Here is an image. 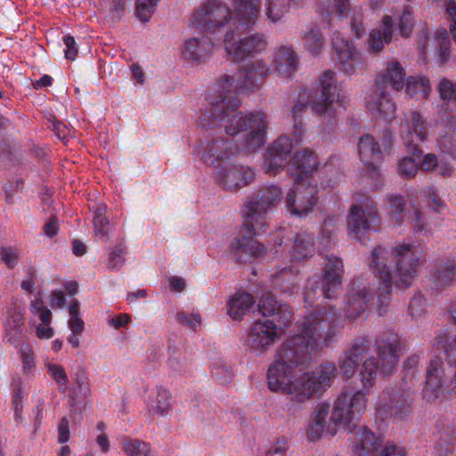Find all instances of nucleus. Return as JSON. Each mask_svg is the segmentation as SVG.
Listing matches in <instances>:
<instances>
[{
    "mask_svg": "<svg viewBox=\"0 0 456 456\" xmlns=\"http://www.w3.org/2000/svg\"><path fill=\"white\" fill-rule=\"evenodd\" d=\"M130 320H131V318L127 314H119L116 315L115 317H113L112 319H110L109 321V323L113 328L118 330V329L126 327L129 323Z\"/></svg>",
    "mask_w": 456,
    "mask_h": 456,
    "instance_id": "nucleus-63",
    "label": "nucleus"
},
{
    "mask_svg": "<svg viewBox=\"0 0 456 456\" xmlns=\"http://www.w3.org/2000/svg\"><path fill=\"white\" fill-rule=\"evenodd\" d=\"M12 386H13V392H12V408L23 407L22 406L23 393H22L21 381L20 379L13 380Z\"/></svg>",
    "mask_w": 456,
    "mask_h": 456,
    "instance_id": "nucleus-60",
    "label": "nucleus"
},
{
    "mask_svg": "<svg viewBox=\"0 0 456 456\" xmlns=\"http://www.w3.org/2000/svg\"><path fill=\"white\" fill-rule=\"evenodd\" d=\"M343 327L341 314L334 307H317L306 315L302 324V333L289 338L277 351L275 360L267 370V387L273 392L294 395L302 403L299 393L301 376L296 379L295 370L306 368L314 354L335 341L338 330Z\"/></svg>",
    "mask_w": 456,
    "mask_h": 456,
    "instance_id": "nucleus-3",
    "label": "nucleus"
},
{
    "mask_svg": "<svg viewBox=\"0 0 456 456\" xmlns=\"http://www.w3.org/2000/svg\"><path fill=\"white\" fill-rule=\"evenodd\" d=\"M446 15L450 21V31L456 42V4L453 1L448 3Z\"/></svg>",
    "mask_w": 456,
    "mask_h": 456,
    "instance_id": "nucleus-61",
    "label": "nucleus"
},
{
    "mask_svg": "<svg viewBox=\"0 0 456 456\" xmlns=\"http://www.w3.org/2000/svg\"><path fill=\"white\" fill-rule=\"evenodd\" d=\"M302 40L305 49L312 54H319L324 46L325 38L315 24H309L302 32Z\"/></svg>",
    "mask_w": 456,
    "mask_h": 456,
    "instance_id": "nucleus-35",
    "label": "nucleus"
},
{
    "mask_svg": "<svg viewBox=\"0 0 456 456\" xmlns=\"http://www.w3.org/2000/svg\"><path fill=\"white\" fill-rule=\"evenodd\" d=\"M265 14L268 20L277 23L289 12L291 4H298V0H266Z\"/></svg>",
    "mask_w": 456,
    "mask_h": 456,
    "instance_id": "nucleus-37",
    "label": "nucleus"
},
{
    "mask_svg": "<svg viewBox=\"0 0 456 456\" xmlns=\"http://www.w3.org/2000/svg\"><path fill=\"white\" fill-rule=\"evenodd\" d=\"M388 209L387 215L393 225H400L405 216L403 199L400 195L390 194L387 197Z\"/></svg>",
    "mask_w": 456,
    "mask_h": 456,
    "instance_id": "nucleus-39",
    "label": "nucleus"
},
{
    "mask_svg": "<svg viewBox=\"0 0 456 456\" xmlns=\"http://www.w3.org/2000/svg\"><path fill=\"white\" fill-rule=\"evenodd\" d=\"M273 63L281 76L289 77L297 69L298 59L297 53L291 45H281L275 51Z\"/></svg>",
    "mask_w": 456,
    "mask_h": 456,
    "instance_id": "nucleus-27",
    "label": "nucleus"
},
{
    "mask_svg": "<svg viewBox=\"0 0 456 456\" xmlns=\"http://www.w3.org/2000/svg\"><path fill=\"white\" fill-rule=\"evenodd\" d=\"M438 439L435 445L436 456H451L454 452L456 441V426L450 425L443 428L438 432Z\"/></svg>",
    "mask_w": 456,
    "mask_h": 456,
    "instance_id": "nucleus-34",
    "label": "nucleus"
},
{
    "mask_svg": "<svg viewBox=\"0 0 456 456\" xmlns=\"http://www.w3.org/2000/svg\"><path fill=\"white\" fill-rule=\"evenodd\" d=\"M214 39L208 36L191 37L183 44V54L192 61H204L214 52Z\"/></svg>",
    "mask_w": 456,
    "mask_h": 456,
    "instance_id": "nucleus-24",
    "label": "nucleus"
},
{
    "mask_svg": "<svg viewBox=\"0 0 456 456\" xmlns=\"http://www.w3.org/2000/svg\"><path fill=\"white\" fill-rule=\"evenodd\" d=\"M20 253L17 248L2 247L0 248V260L10 269H13L19 263Z\"/></svg>",
    "mask_w": 456,
    "mask_h": 456,
    "instance_id": "nucleus-49",
    "label": "nucleus"
},
{
    "mask_svg": "<svg viewBox=\"0 0 456 456\" xmlns=\"http://www.w3.org/2000/svg\"><path fill=\"white\" fill-rule=\"evenodd\" d=\"M396 92L405 88L410 97L420 94L426 98L430 91L429 80L424 77H410L405 79V72L399 61H392L379 73L375 86L366 97V107L375 117L388 119L394 117L395 103L389 97L388 89Z\"/></svg>",
    "mask_w": 456,
    "mask_h": 456,
    "instance_id": "nucleus-7",
    "label": "nucleus"
},
{
    "mask_svg": "<svg viewBox=\"0 0 456 456\" xmlns=\"http://www.w3.org/2000/svg\"><path fill=\"white\" fill-rule=\"evenodd\" d=\"M254 297L248 292L236 293L227 302V312L233 320H240L255 305Z\"/></svg>",
    "mask_w": 456,
    "mask_h": 456,
    "instance_id": "nucleus-32",
    "label": "nucleus"
},
{
    "mask_svg": "<svg viewBox=\"0 0 456 456\" xmlns=\"http://www.w3.org/2000/svg\"><path fill=\"white\" fill-rule=\"evenodd\" d=\"M374 346L377 357L367 358L359 371L362 389L339 394L330 415L329 403L318 404L306 431L309 441L316 442L322 435L334 436L343 426L348 433L357 437L354 445V456H406L405 449L395 444H386L378 452L382 446L381 437L368 428L359 426L361 416L367 408V395L375 384L378 371L390 375L397 365L400 338L397 334L387 332L376 338Z\"/></svg>",
    "mask_w": 456,
    "mask_h": 456,
    "instance_id": "nucleus-1",
    "label": "nucleus"
},
{
    "mask_svg": "<svg viewBox=\"0 0 456 456\" xmlns=\"http://www.w3.org/2000/svg\"><path fill=\"white\" fill-rule=\"evenodd\" d=\"M69 421L67 417H62L61 419L60 424L58 425V443H67L69 439Z\"/></svg>",
    "mask_w": 456,
    "mask_h": 456,
    "instance_id": "nucleus-58",
    "label": "nucleus"
},
{
    "mask_svg": "<svg viewBox=\"0 0 456 456\" xmlns=\"http://www.w3.org/2000/svg\"><path fill=\"white\" fill-rule=\"evenodd\" d=\"M404 128L402 138L407 151L412 156L419 157L421 153L420 142H424L428 135L427 120L419 112L411 111L405 115Z\"/></svg>",
    "mask_w": 456,
    "mask_h": 456,
    "instance_id": "nucleus-18",
    "label": "nucleus"
},
{
    "mask_svg": "<svg viewBox=\"0 0 456 456\" xmlns=\"http://www.w3.org/2000/svg\"><path fill=\"white\" fill-rule=\"evenodd\" d=\"M438 158L434 153H428L423 156L420 161L419 167L423 171H431L436 168L438 166Z\"/></svg>",
    "mask_w": 456,
    "mask_h": 456,
    "instance_id": "nucleus-62",
    "label": "nucleus"
},
{
    "mask_svg": "<svg viewBox=\"0 0 456 456\" xmlns=\"http://www.w3.org/2000/svg\"><path fill=\"white\" fill-rule=\"evenodd\" d=\"M394 36V22L390 15H385L379 28L371 29L366 42L369 53H379L385 45L391 43Z\"/></svg>",
    "mask_w": 456,
    "mask_h": 456,
    "instance_id": "nucleus-23",
    "label": "nucleus"
},
{
    "mask_svg": "<svg viewBox=\"0 0 456 456\" xmlns=\"http://www.w3.org/2000/svg\"><path fill=\"white\" fill-rule=\"evenodd\" d=\"M31 307L39 315L42 324L49 326L52 322V312L44 305L43 301L37 299L31 302Z\"/></svg>",
    "mask_w": 456,
    "mask_h": 456,
    "instance_id": "nucleus-52",
    "label": "nucleus"
},
{
    "mask_svg": "<svg viewBox=\"0 0 456 456\" xmlns=\"http://www.w3.org/2000/svg\"><path fill=\"white\" fill-rule=\"evenodd\" d=\"M318 7L329 20L333 18L341 19L349 8V0H318Z\"/></svg>",
    "mask_w": 456,
    "mask_h": 456,
    "instance_id": "nucleus-36",
    "label": "nucleus"
},
{
    "mask_svg": "<svg viewBox=\"0 0 456 456\" xmlns=\"http://www.w3.org/2000/svg\"><path fill=\"white\" fill-rule=\"evenodd\" d=\"M447 155H441L438 160V166H436V170L438 174L442 176L448 177L452 175L454 172V167L451 163L452 159Z\"/></svg>",
    "mask_w": 456,
    "mask_h": 456,
    "instance_id": "nucleus-54",
    "label": "nucleus"
},
{
    "mask_svg": "<svg viewBox=\"0 0 456 456\" xmlns=\"http://www.w3.org/2000/svg\"><path fill=\"white\" fill-rule=\"evenodd\" d=\"M121 445L124 452L127 456H155L151 444L147 442L133 439L125 436L121 440Z\"/></svg>",
    "mask_w": 456,
    "mask_h": 456,
    "instance_id": "nucleus-38",
    "label": "nucleus"
},
{
    "mask_svg": "<svg viewBox=\"0 0 456 456\" xmlns=\"http://www.w3.org/2000/svg\"><path fill=\"white\" fill-rule=\"evenodd\" d=\"M320 94H309L306 101L298 100L292 107L291 114L295 120L293 137L279 136L265 154V171L269 175L278 174L291 161L288 173L293 178L294 185L286 198V208L291 215L299 217L307 216L318 203L316 186L309 183V176L316 169L318 161L314 152L309 150L299 151L291 158L292 151L301 138L297 131L301 130L302 124L297 119L309 108L319 116L330 112L331 104L338 97L335 72L327 70L323 73L320 78Z\"/></svg>",
    "mask_w": 456,
    "mask_h": 456,
    "instance_id": "nucleus-2",
    "label": "nucleus"
},
{
    "mask_svg": "<svg viewBox=\"0 0 456 456\" xmlns=\"http://www.w3.org/2000/svg\"><path fill=\"white\" fill-rule=\"evenodd\" d=\"M176 318L180 324L185 325L194 331H197L201 326V317L199 314L180 312Z\"/></svg>",
    "mask_w": 456,
    "mask_h": 456,
    "instance_id": "nucleus-50",
    "label": "nucleus"
},
{
    "mask_svg": "<svg viewBox=\"0 0 456 456\" xmlns=\"http://www.w3.org/2000/svg\"><path fill=\"white\" fill-rule=\"evenodd\" d=\"M105 212L106 205L103 203L98 204L94 210V234L101 239L107 238L109 233L110 221Z\"/></svg>",
    "mask_w": 456,
    "mask_h": 456,
    "instance_id": "nucleus-40",
    "label": "nucleus"
},
{
    "mask_svg": "<svg viewBox=\"0 0 456 456\" xmlns=\"http://www.w3.org/2000/svg\"><path fill=\"white\" fill-rule=\"evenodd\" d=\"M420 248L411 243H402L393 251L382 246L373 249L369 266L379 281L376 294L379 315L387 312L393 283L399 288L411 285L420 265Z\"/></svg>",
    "mask_w": 456,
    "mask_h": 456,
    "instance_id": "nucleus-5",
    "label": "nucleus"
},
{
    "mask_svg": "<svg viewBox=\"0 0 456 456\" xmlns=\"http://www.w3.org/2000/svg\"><path fill=\"white\" fill-rule=\"evenodd\" d=\"M432 279L440 289L452 285L456 280V259L447 258L438 261L432 273Z\"/></svg>",
    "mask_w": 456,
    "mask_h": 456,
    "instance_id": "nucleus-28",
    "label": "nucleus"
},
{
    "mask_svg": "<svg viewBox=\"0 0 456 456\" xmlns=\"http://www.w3.org/2000/svg\"><path fill=\"white\" fill-rule=\"evenodd\" d=\"M255 175L251 167L232 162L218 169L216 180L224 190L237 191L252 183Z\"/></svg>",
    "mask_w": 456,
    "mask_h": 456,
    "instance_id": "nucleus-19",
    "label": "nucleus"
},
{
    "mask_svg": "<svg viewBox=\"0 0 456 456\" xmlns=\"http://www.w3.org/2000/svg\"><path fill=\"white\" fill-rule=\"evenodd\" d=\"M408 309L412 319L422 316L427 310V299L419 293L414 295L411 298Z\"/></svg>",
    "mask_w": 456,
    "mask_h": 456,
    "instance_id": "nucleus-46",
    "label": "nucleus"
},
{
    "mask_svg": "<svg viewBox=\"0 0 456 456\" xmlns=\"http://www.w3.org/2000/svg\"><path fill=\"white\" fill-rule=\"evenodd\" d=\"M358 153L368 176L373 181L374 189H380L382 177L377 164L382 160V151L378 142L370 134H363L359 139Z\"/></svg>",
    "mask_w": 456,
    "mask_h": 456,
    "instance_id": "nucleus-16",
    "label": "nucleus"
},
{
    "mask_svg": "<svg viewBox=\"0 0 456 456\" xmlns=\"http://www.w3.org/2000/svg\"><path fill=\"white\" fill-rule=\"evenodd\" d=\"M314 251V237L307 232L297 233L290 250V256L295 260H304L311 256Z\"/></svg>",
    "mask_w": 456,
    "mask_h": 456,
    "instance_id": "nucleus-33",
    "label": "nucleus"
},
{
    "mask_svg": "<svg viewBox=\"0 0 456 456\" xmlns=\"http://www.w3.org/2000/svg\"><path fill=\"white\" fill-rule=\"evenodd\" d=\"M224 46L233 61H241L262 53L266 40L263 34L258 33L235 39L233 31L228 30L224 35Z\"/></svg>",
    "mask_w": 456,
    "mask_h": 456,
    "instance_id": "nucleus-12",
    "label": "nucleus"
},
{
    "mask_svg": "<svg viewBox=\"0 0 456 456\" xmlns=\"http://www.w3.org/2000/svg\"><path fill=\"white\" fill-rule=\"evenodd\" d=\"M299 282L298 272L292 266L283 267L276 272L272 280L273 289L280 290L281 294L292 295L293 289Z\"/></svg>",
    "mask_w": 456,
    "mask_h": 456,
    "instance_id": "nucleus-30",
    "label": "nucleus"
},
{
    "mask_svg": "<svg viewBox=\"0 0 456 456\" xmlns=\"http://www.w3.org/2000/svg\"><path fill=\"white\" fill-rule=\"evenodd\" d=\"M338 369L335 363L324 362L319 365L315 370L301 375L299 386L302 389L299 395L302 402L311 398L322 388L330 387Z\"/></svg>",
    "mask_w": 456,
    "mask_h": 456,
    "instance_id": "nucleus-15",
    "label": "nucleus"
},
{
    "mask_svg": "<svg viewBox=\"0 0 456 456\" xmlns=\"http://www.w3.org/2000/svg\"><path fill=\"white\" fill-rule=\"evenodd\" d=\"M326 261L322 277L314 275L306 281L304 292L305 306H311L321 297L327 299L336 298L341 289L344 272L341 259L331 255L326 256Z\"/></svg>",
    "mask_w": 456,
    "mask_h": 456,
    "instance_id": "nucleus-8",
    "label": "nucleus"
},
{
    "mask_svg": "<svg viewBox=\"0 0 456 456\" xmlns=\"http://www.w3.org/2000/svg\"><path fill=\"white\" fill-rule=\"evenodd\" d=\"M231 11L221 0H207L192 13L190 24L200 31L216 34L230 21Z\"/></svg>",
    "mask_w": 456,
    "mask_h": 456,
    "instance_id": "nucleus-10",
    "label": "nucleus"
},
{
    "mask_svg": "<svg viewBox=\"0 0 456 456\" xmlns=\"http://www.w3.org/2000/svg\"><path fill=\"white\" fill-rule=\"evenodd\" d=\"M45 411V400L40 398L37 400V404L32 409L34 415V431L37 432L41 428Z\"/></svg>",
    "mask_w": 456,
    "mask_h": 456,
    "instance_id": "nucleus-55",
    "label": "nucleus"
},
{
    "mask_svg": "<svg viewBox=\"0 0 456 456\" xmlns=\"http://www.w3.org/2000/svg\"><path fill=\"white\" fill-rule=\"evenodd\" d=\"M159 0H136L137 17L142 21L150 20Z\"/></svg>",
    "mask_w": 456,
    "mask_h": 456,
    "instance_id": "nucleus-44",
    "label": "nucleus"
},
{
    "mask_svg": "<svg viewBox=\"0 0 456 456\" xmlns=\"http://www.w3.org/2000/svg\"><path fill=\"white\" fill-rule=\"evenodd\" d=\"M20 352L23 362L24 372L28 373L35 365L33 352L28 346L21 347Z\"/></svg>",
    "mask_w": 456,
    "mask_h": 456,
    "instance_id": "nucleus-59",
    "label": "nucleus"
},
{
    "mask_svg": "<svg viewBox=\"0 0 456 456\" xmlns=\"http://www.w3.org/2000/svg\"><path fill=\"white\" fill-rule=\"evenodd\" d=\"M445 387L443 361L436 356L429 361L427 367L423 396L427 401H434L438 398L441 392L447 393V390H444Z\"/></svg>",
    "mask_w": 456,
    "mask_h": 456,
    "instance_id": "nucleus-22",
    "label": "nucleus"
},
{
    "mask_svg": "<svg viewBox=\"0 0 456 456\" xmlns=\"http://www.w3.org/2000/svg\"><path fill=\"white\" fill-rule=\"evenodd\" d=\"M369 291L366 289L354 291L351 289L346 295L345 303V317L353 321L364 315L369 309Z\"/></svg>",
    "mask_w": 456,
    "mask_h": 456,
    "instance_id": "nucleus-25",
    "label": "nucleus"
},
{
    "mask_svg": "<svg viewBox=\"0 0 456 456\" xmlns=\"http://www.w3.org/2000/svg\"><path fill=\"white\" fill-rule=\"evenodd\" d=\"M270 69L268 65L263 61H255L248 65H246L238 73L237 85H234V78L232 76L224 75L220 78L218 83L216 85V92L217 95L213 100H219L220 96V84L225 77H229L232 78V86L229 88L232 92V94L240 102L237 95L236 89L246 90L248 92L255 91L265 81L269 75Z\"/></svg>",
    "mask_w": 456,
    "mask_h": 456,
    "instance_id": "nucleus-11",
    "label": "nucleus"
},
{
    "mask_svg": "<svg viewBox=\"0 0 456 456\" xmlns=\"http://www.w3.org/2000/svg\"><path fill=\"white\" fill-rule=\"evenodd\" d=\"M419 170V166L411 158L405 157L398 164V171L401 175L413 177Z\"/></svg>",
    "mask_w": 456,
    "mask_h": 456,
    "instance_id": "nucleus-51",
    "label": "nucleus"
},
{
    "mask_svg": "<svg viewBox=\"0 0 456 456\" xmlns=\"http://www.w3.org/2000/svg\"><path fill=\"white\" fill-rule=\"evenodd\" d=\"M279 329L280 325L273 321H256L248 334L245 346L261 354L278 338Z\"/></svg>",
    "mask_w": 456,
    "mask_h": 456,
    "instance_id": "nucleus-20",
    "label": "nucleus"
},
{
    "mask_svg": "<svg viewBox=\"0 0 456 456\" xmlns=\"http://www.w3.org/2000/svg\"><path fill=\"white\" fill-rule=\"evenodd\" d=\"M444 123V128L439 133L437 148L441 155H447L450 159L454 160L456 159V117L447 116Z\"/></svg>",
    "mask_w": 456,
    "mask_h": 456,
    "instance_id": "nucleus-26",
    "label": "nucleus"
},
{
    "mask_svg": "<svg viewBox=\"0 0 456 456\" xmlns=\"http://www.w3.org/2000/svg\"><path fill=\"white\" fill-rule=\"evenodd\" d=\"M413 11L411 6H405L399 17L397 28L401 37H409L414 27Z\"/></svg>",
    "mask_w": 456,
    "mask_h": 456,
    "instance_id": "nucleus-42",
    "label": "nucleus"
},
{
    "mask_svg": "<svg viewBox=\"0 0 456 456\" xmlns=\"http://www.w3.org/2000/svg\"><path fill=\"white\" fill-rule=\"evenodd\" d=\"M331 45L337 54L338 68L343 72L351 76L366 68L365 56L355 48L353 42L336 33L331 39Z\"/></svg>",
    "mask_w": 456,
    "mask_h": 456,
    "instance_id": "nucleus-13",
    "label": "nucleus"
},
{
    "mask_svg": "<svg viewBox=\"0 0 456 456\" xmlns=\"http://www.w3.org/2000/svg\"><path fill=\"white\" fill-rule=\"evenodd\" d=\"M171 410V394L167 389L159 387L156 397V413L165 416Z\"/></svg>",
    "mask_w": 456,
    "mask_h": 456,
    "instance_id": "nucleus-43",
    "label": "nucleus"
},
{
    "mask_svg": "<svg viewBox=\"0 0 456 456\" xmlns=\"http://www.w3.org/2000/svg\"><path fill=\"white\" fill-rule=\"evenodd\" d=\"M23 325V322L13 321L12 324L9 323L6 328V338L15 347L19 346L22 342Z\"/></svg>",
    "mask_w": 456,
    "mask_h": 456,
    "instance_id": "nucleus-47",
    "label": "nucleus"
},
{
    "mask_svg": "<svg viewBox=\"0 0 456 456\" xmlns=\"http://www.w3.org/2000/svg\"><path fill=\"white\" fill-rule=\"evenodd\" d=\"M354 204L350 208L349 228L350 234L361 240L364 233L379 224V215L372 200L366 198Z\"/></svg>",
    "mask_w": 456,
    "mask_h": 456,
    "instance_id": "nucleus-14",
    "label": "nucleus"
},
{
    "mask_svg": "<svg viewBox=\"0 0 456 456\" xmlns=\"http://www.w3.org/2000/svg\"><path fill=\"white\" fill-rule=\"evenodd\" d=\"M438 92L443 101L452 102L456 107V82L444 78L438 85Z\"/></svg>",
    "mask_w": 456,
    "mask_h": 456,
    "instance_id": "nucleus-45",
    "label": "nucleus"
},
{
    "mask_svg": "<svg viewBox=\"0 0 456 456\" xmlns=\"http://www.w3.org/2000/svg\"><path fill=\"white\" fill-rule=\"evenodd\" d=\"M281 188L277 185L265 186L248 199L242 210L244 223L240 234L230 244V251L237 262L248 263L262 256L264 246L254 237L265 232L266 216L281 199Z\"/></svg>",
    "mask_w": 456,
    "mask_h": 456,
    "instance_id": "nucleus-6",
    "label": "nucleus"
},
{
    "mask_svg": "<svg viewBox=\"0 0 456 456\" xmlns=\"http://www.w3.org/2000/svg\"><path fill=\"white\" fill-rule=\"evenodd\" d=\"M434 346L445 354V360L450 365H456V331L449 332L447 329L438 330Z\"/></svg>",
    "mask_w": 456,
    "mask_h": 456,
    "instance_id": "nucleus-31",
    "label": "nucleus"
},
{
    "mask_svg": "<svg viewBox=\"0 0 456 456\" xmlns=\"http://www.w3.org/2000/svg\"><path fill=\"white\" fill-rule=\"evenodd\" d=\"M261 0H235L234 10L239 25L246 28L253 25L257 19Z\"/></svg>",
    "mask_w": 456,
    "mask_h": 456,
    "instance_id": "nucleus-29",
    "label": "nucleus"
},
{
    "mask_svg": "<svg viewBox=\"0 0 456 456\" xmlns=\"http://www.w3.org/2000/svg\"><path fill=\"white\" fill-rule=\"evenodd\" d=\"M286 441L283 438L278 439L276 444L268 452L267 456H285L287 448L285 446Z\"/></svg>",
    "mask_w": 456,
    "mask_h": 456,
    "instance_id": "nucleus-64",
    "label": "nucleus"
},
{
    "mask_svg": "<svg viewBox=\"0 0 456 456\" xmlns=\"http://www.w3.org/2000/svg\"><path fill=\"white\" fill-rule=\"evenodd\" d=\"M258 311L265 321H273L280 325L281 330L289 326L293 316V310L287 304L277 301L275 297L267 292L263 295L258 303Z\"/></svg>",
    "mask_w": 456,
    "mask_h": 456,
    "instance_id": "nucleus-21",
    "label": "nucleus"
},
{
    "mask_svg": "<svg viewBox=\"0 0 456 456\" xmlns=\"http://www.w3.org/2000/svg\"><path fill=\"white\" fill-rule=\"evenodd\" d=\"M363 15L362 12L354 14L351 20V29L355 37L361 38L365 33V27L363 26Z\"/></svg>",
    "mask_w": 456,
    "mask_h": 456,
    "instance_id": "nucleus-56",
    "label": "nucleus"
},
{
    "mask_svg": "<svg viewBox=\"0 0 456 456\" xmlns=\"http://www.w3.org/2000/svg\"><path fill=\"white\" fill-rule=\"evenodd\" d=\"M232 78L227 77L220 84L219 100H212L209 109L201 117V126L206 128L224 126L227 135L248 132L243 142L236 147L224 138L208 140L198 146L197 154L207 165L216 166L220 161L230 160L240 152H253L265 142L267 122L263 112L243 115L238 111L240 101L229 88Z\"/></svg>",
    "mask_w": 456,
    "mask_h": 456,
    "instance_id": "nucleus-4",
    "label": "nucleus"
},
{
    "mask_svg": "<svg viewBox=\"0 0 456 456\" xmlns=\"http://www.w3.org/2000/svg\"><path fill=\"white\" fill-rule=\"evenodd\" d=\"M413 391L396 387H386L379 395L376 411L381 419L407 420L412 413Z\"/></svg>",
    "mask_w": 456,
    "mask_h": 456,
    "instance_id": "nucleus-9",
    "label": "nucleus"
},
{
    "mask_svg": "<svg viewBox=\"0 0 456 456\" xmlns=\"http://www.w3.org/2000/svg\"><path fill=\"white\" fill-rule=\"evenodd\" d=\"M428 198V206L436 212H441L444 207L443 200L440 198L438 191L435 187H428L426 190Z\"/></svg>",
    "mask_w": 456,
    "mask_h": 456,
    "instance_id": "nucleus-53",
    "label": "nucleus"
},
{
    "mask_svg": "<svg viewBox=\"0 0 456 456\" xmlns=\"http://www.w3.org/2000/svg\"><path fill=\"white\" fill-rule=\"evenodd\" d=\"M63 42L66 46L65 57L68 60L74 61L77 55V47L74 37L67 35L63 37Z\"/></svg>",
    "mask_w": 456,
    "mask_h": 456,
    "instance_id": "nucleus-57",
    "label": "nucleus"
},
{
    "mask_svg": "<svg viewBox=\"0 0 456 456\" xmlns=\"http://www.w3.org/2000/svg\"><path fill=\"white\" fill-rule=\"evenodd\" d=\"M47 372L57 383L60 388L65 391L68 384V376L64 368L59 364L50 363L46 366Z\"/></svg>",
    "mask_w": 456,
    "mask_h": 456,
    "instance_id": "nucleus-48",
    "label": "nucleus"
},
{
    "mask_svg": "<svg viewBox=\"0 0 456 456\" xmlns=\"http://www.w3.org/2000/svg\"><path fill=\"white\" fill-rule=\"evenodd\" d=\"M371 342L368 336H361L351 341L338 359L342 377L348 380L354 375L363 357L370 351Z\"/></svg>",
    "mask_w": 456,
    "mask_h": 456,
    "instance_id": "nucleus-17",
    "label": "nucleus"
},
{
    "mask_svg": "<svg viewBox=\"0 0 456 456\" xmlns=\"http://www.w3.org/2000/svg\"><path fill=\"white\" fill-rule=\"evenodd\" d=\"M126 247L123 244L115 245L108 256L107 265L110 270L118 271L125 264Z\"/></svg>",
    "mask_w": 456,
    "mask_h": 456,
    "instance_id": "nucleus-41",
    "label": "nucleus"
}]
</instances>
